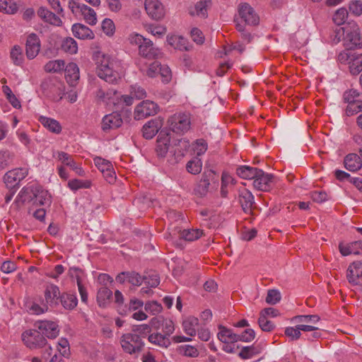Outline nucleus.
Wrapping results in <instances>:
<instances>
[{"mask_svg":"<svg viewBox=\"0 0 362 362\" xmlns=\"http://www.w3.org/2000/svg\"><path fill=\"white\" fill-rule=\"evenodd\" d=\"M98 76L109 83H117L125 74V67L115 56L103 52L93 55Z\"/></svg>","mask_w":362,"mask_h":362,"instance_id":"obj_1","label":"nucleus"},{"mask_svg":"<svg viewBox=\"0 0 362 362\" xmlns=\"http://www.w3.org/2000/svg\"><path fill=\"white\" fill-rule=\"evenodd\" d=\"M26 199H30L35 206L49 205L51 203L49 193L37 183L28 185L24 189V202Z\"/></svg>","mask_w":362,"mask_h":362,"instance_id":"obj_2","label":"nucleus"},{"mask_svg":"<svg viewBox=\"0 0 362 362\" xmlns=\"http://www.w3.org/2000/svg\"><path fill=\"white\" fill-rule=\"evenodd\" d=\"M337 35H344V43L347 49H354L362 45V39L358 25L355 23H350L343 28L336 30Z\"/></svg>","mask_w":362,"mask_h":362,"instance_id":"obj_3","label":"nucleus"},{"mask_svg":"<svg viewBox=\"0 0 362 362\" xmlns=\"http://www.w3.org/2000/svg\"><path fill=\"white\" fill-rule=\"evenodd\" d=\"M42 94L52 101L58 102L64 95V84L57 78H47L41 84Z\"/></svg>","mask_w":362,"mask_h":362,"instance_id":"obj_4","label":"nucleus"},{"mask_svg":"<svg viewBox=\"0 0 362 362\" xmlns=\"http://www.w3.org/2000/svg\"><path fill=\"white\" fill-rule=\"evenodd\" d=\"M218 339L223 344L222 350L228 354H234L239 349L238 334L224 326H218Z\"/></svg>","mask_w":362,"mask_h":362,"instance_id":"obj_5","label":"nucleus"},{"mask_svg":"<svg viewBox=\"0 0 362 362\" xmlns=\"http://www.w3.org/2000/svg\"><path fill=\"white\" fill-rule=\"evenodd\" d=\"M119 344L122 350L129 354L139 353L144 346L141 336L134 333L123 334L120 337Z\"/></svg>","mask_w":362,"mask_h":362,"instance_id":"obj_6","label":"nucleus"},{"mask_svg":"<svg viewBox=\"0 0 362 362\" xmlns=\"http://www.w3.org/2000/svg\"><path fill=\"white\" fill-rule=\"evenodd\" d=\"M170 128L176 134H185L191 127V115L187 112H178L168 119Z\"/></svg>","mask_w":362,"mask_h":362,"instance_id":"obj_7","label":"nucleus"},{"mask_svg":"<svg viewBox=\"0 0 362 362\" xmlns=\"http://www.w3.org/2000/svg\"><path fill=\"white\" fill-rule=\"evenodd\" d=\"M52 157L60 163V165L66 166L73 170L76 175L84 177L86 172L81 165L76 163L73 156L62 151H54Z\"/></svg>","mask_w":362,"mask_h":362,"instance_id":"obj_8","label":"nucleus"},{"mask_svg":"<svg viewBox=\"0 0 362 362\" xmlns=\"http://www.w3.org/2000/svg\"><path fill=\"white\" fill-rule=\"evenodd\" d=\"M203 235V230L200 229H185L181 230L175 228L169 233L167 238H169L173 243H177V239L194 241L200 238Z\"/></svg>","mask_w":362,"mask_h":362,"instance_id":"obj_9","label":"nucleus"},{"mask_svg":"<svg viewBox=\"0 0 362 362\" xmlns=\"http://www.w3.org/2000/svg\"><path fill=\"white\" fill-rule=\"evenodd\" d=\"M238 17L237 22L239 19L241 20L240 23H244L248 25H256L259 23V18L253 8L247 3H243L238 6Z\"/></svg>","mask_w":362,"mask_h":362,"instance_id":"obj_10","label":"nucleus"},{"mask_svg":"<svg viewBox=\"0 0 362 362\" xmlns=\"http://www.w3.org/2000/svg\"><path fill=\"white\" fill-rule=\"evenodd\" d=\"M158 106L154 102L146 100L139 103L134 108V117L136 120L156 115L158 112Z\"/></svg>","mask_w":362,"mask_h":362,"instance_id":"obj_11","label":"nucleus"},{"mask_svg":"<svg viewBox=\"0 0 362 362\" xmlns=\"http://www.w3.org/2000/svg\"><path fill=\"white\" fill-rule=\"evenodd\" d=\"M144 8L148 16L153 20L160 21L165 17V8L160 0H145Z\"/></svg>","mask_w":362,"mask_h":362,"instance_id":"obj_12","label":"nucleus"},{"mask_svg":"<svg viewBox=\"0 0 362 362\" xmlns=\"http://www.w3.org/2000/svg\"><path fill=\"white\" fill-rule=\"evenodd\" d=\"M359 93L357 90L350 89L344 93V100L349 103L346 109L348 115L362 111V102L358 100Z\"/></svg>","mask_w":362,"mask_h":362,"instance_id":"obj_13","label":"nucleus"},{"mask_svg":"<svg viewBox=\"0 0 362 362\" xmlns=\"http://www.w3.org/2000/svg\"><path fill=\"white\" fill-rule=\"evenodd\" d=\"M42 336L49 339H55L59 334L60 329L58 322L53 320H41L35 323Z\"/></svg>","mask_w":362,"mask_h":362,"instance_id":"obj_14","label":"nucleus"},{"mask_svg":"<svg viewBox=\"0 0 362 362\" xmlns=\"http://www.w3.org/2000/svg\"><path fill=\"white\" fill-rule=\"evenodd\" d=\"M93 160L95 166L103 173L105 179L109 183H112L115 180L116 175L112 163L100 157H96Z\"/></svg>","mask_w":362,"mask_h":362,"instance_id":"obj_15","label":"nucleus"},{"mask_svg":"<svg viewBox=\"0 0 362 362\" xmlns=\"http://www.w3.org/2000/svg\"><path fill=\"white\" fill-rule=\"evenodd\" d=\"M346 276L351 284L362 286V261L350 264L346 271Z\"/></svg>","mask_w":362,"mask_h":362,"instance_id":"obj_16","label":"nucleus"},{"mask_svg":"<svg viewBox=\"0 0 362 362\" xmlns=\"http://www.w3.org/2000/svg\"><path fill=\"white\" fill-rule=\"evenodd\" d=\"M96 98L106 105L116 106L119 105V93L114 89H109L107 91L99 89L96 93Z\"/></svg>","mask_w":362,"mask_h":362,"instance_id":"obj_17","label":"nucleus"},{"mask_svg":"<svg viewBox=\"0 0 362 362\" xmlns=\"http://www.w3.org/2000/svg\"><path fill=\"white\" fill-rule=\"evenodd\" d=\"M24 342L26 346L30 349H35L44 346L47 340L40 332L30 330L24 332Z\"/></svg>","mask_w":362,"mask_h":362,"instance_id":"obj_18","label":"nucleus"},{"mask_svg":"<svg viewBox=\"0 0 362 362\" xmlns=\"http://www.w3.org/2000/svg\"><path fill=\"white\" fill-rule=\"evenodd\" d=\"M274 177L272 175L265 173L263 170H258L254 178L253 185L258 190L268 191L271 189Z\"/></svg>","mask_w":362,"mask_h":362,"instance_id":"obj_19","label":"nucleus"},{"mask_svg":"<svg viewBox=\"0 0 362 362\" xmlns=\"http://www.w3.org/2000/svg\"><path fill=\"white\" fill-rule=\"evenodd\" d=\"M122 119L120 114L112 112L106 115L102 119L101 128L103 132H109L111 130L116 129L122 124Z\"/></svg>","mask_w":362,"mask_h":362,"instance_id":"obj_20","label":"nucleus"},{"mask_svg":"<svg viewBox=\"0 0 362 362\" xmlns=\"http://www.w3.org/2000/svg\"><path fill=\"white\" fill-rule=\"evenodd\" d=\"M41 44L38 36L34 33L29 35L26 40V56L28 59L35 58L40 50Z\"/></svg>","mask_w":362,"mask_h":362,"instance_id":"obj_21","label":"nucleus"},{"mask_svg":"<svg viewBox=\"0 0 362 362\" xmlns=\"http://www.w3.org/2000/svg\"><path fill=\"white\" fill-rule=\"evenodd\" d=\"M339 250L342 256L362 255V241L341 242L339 245Z\"/></svg>","mask_w":362,"mask_h":362,"instance_id":"obj_22","label":"nucleus"},{"mask_svg":"<svg viewBox=\"0 0 362 362\" xmlns=\"http://www.w3.org/2000/svg\"><path fill=\"white\" fill-rule=\"evenodd\" d=\"M45 299L42 300L45 301V304L48 305L54 306L58 304L60 298V291L58 286L50 284L48 285L44 292Z\"/></svg>","mask_w":362,"mask_h":362,"instance_id":"obj_23","label":"nucleus"},{"mask_svg":"<svg viewBox=\"0 0 362 362\" xmlns=\"http://www.w3.org/2000/svg\"><path fill=\"white\" fill-rule=\"evenodd\" d=\"M163 126V121L160 119H151L146 122L143 128V136L146 139H152Z\"/></svg>","mask_w":362,"mask_h":362,"instance_id":"obj_24","label":"nucleus"},{"mask_svg":"<svg viewBox=\"0 0 362 362\" xmlns=\"http://www.w3.org/2000/svg\"><path fill=\"white\" fill-rule=\"evenodd\" d=\"M170 136L169 134L160 132L157 139L156 153L158 156H165L170 149Z\"/></svg>","mask_w":362,"mask_h":362,"instance_id":"obj_25","label":"nucleus"},{"mask_svg":"<svg viewBox=\"0 0 362 362\" xmlns=\"http://www.w3.org/2000/svg\"><path fill=\"white\" fill-rule=\"evenodd\" d=\"M72 33L78 39L93 40L95 35L91 29L81 23H75L71 28Z\"/></svg>","mask_w":362,"mask_h":362,"instance_id":"obj_26","label":"nucleus"},{"mask_svg":"<svg viewBox=\"0 0 362 362\" xmlns=\"http://www.w3.org/2000/svg\"><path fill=\"white\" fill-rule=\"evenodd\" d=\"M4 180L8 187L14 188L18 187L21 181L23 180L22 169L18 168L8 171L4 175Z\"/></svg>","mask_w":362,"mask_h":362,"instance_id":"obj_27","label":"nucleus"},{"mask_svg":"<svg viewBox=\"0 0 362 362\" xmlns=\"http://www.w3.org/2000/svg\"><path fill=\"white\" fill-rule=\"evenodd\" d=\"M37 15L45 23L55 26H61L62 25L61 18L45 7H40L37 11Z\"/></svg>","mask_w":362,"mask_h":362,"instance_id":"obj_28","label":"nucleus"},{"mask_svg":"<svg viewBox=\"0 0 362 362\" xmlns=\"http://www.w3.org/2000/svg\"><path fill=\"white\" fill-rule=\"evenodd\" d=\"M148 341L151 344L163 349H167L171 344L170 338L163 333L162 334L158 332L149 334L148 336Z\"/></svg>","mask_w":362,"mask_h":362,"instance_id":"obj_29","label":"nucleus"},{"mask_svg":"<svg viewBox=\"0 0 362 362\" xmlns=\"http://www.w3.org/2000/svg\"><path fill=\"white\" fill-rule=\"evenodd\" d=\"M199 325V320L194 316H187L182 322L183 332L189 337H194L197 334V328Z\"/></svg>","mask_w":362,"mask_h":362,"instance_id":"obj_30","label":"nucleus"},{"mask_svg":"<svg viewBox=\"0 0 362 362\" xmlns=\"http://www.w3.org/2000/svg\"><path fill=\"white\" fill-rule=\"evenodd\" d=\"M38 120L47 130L52 133L59 134L62 131L61 124L55 119L41 115Z\"/></svg>","mask_w":362,"mask_h":362,"instance_id":"obj_31","label":"nucleus"},{"mask_svg":"<svg viewBox=\"0 0 362 362\" xmlns=\"http://www.w3.org/2000/svg\"><path fill=\"white\" fill-rule=\"evenodd\" d=\"M239 201L243 209L247 212L251 210L252 205L255 204L254 197L252 194L247 189H242L239 193Z\"/></svg>","mask_w":362,"mask_h":362,"instance_id":"obj_32","label":"nucleus"},{"mask_svg":"<svg viewBox=\"0 0 362 362\" xmlns=\"http://www.w3.org/2000/svg\"><path fill=\"white\" fill-rule=\"evenodd\" d=\"M345 168L351 171L356 172L362 167V160L356 153L348 154L344 160Z\"/></svg>","mask_w":362,"mask_h":362,"instance_id":"obj_33","label":"nucleus"},{"mask_svg":"<svg viewBox=\"0 0 362 362\" xmlns=\"http://www.w3.org/2000/svg\"><path fill=\"white\" fill-rule=\"evenodd\" d=\"M65 77L66 81L71 85L74 86L80 78L79 69L76 64L69 63L65 67Z\"/></svg>","mask_w":362,"mask_h":362,"instance_id":"obj_34","label":"nucleus"},{"mask_svg":"<svg viewBox=\"0 0 362 362\" xmlns=\"http://www.w3.org/2000/svg\"><path fill=\"white\" fill-rule=\"evenodd\" d=\"M139 54L140 56L153 59L157 54V50L154 49L153 42L150 39H146L139 47Z\"/></svg>","mask_w":362,"mask_h":362,"instance_id":"obj_35","label":"nucleus"},{"mask_svg":"<svg viewBox=\"0 0 362 362\" xmlns=\"http://www.w3.org/2000/svg\"><path fill=\"white\" fill-rule=\"evenodd\" d=\"M211 0H200L194 6V8L189 11L192 16H197L201 18H206L207 16L208 8L211 6Z\"/></svg>","mask_w":362,"mask_h":362,"instance_id":"obj_36","label":"nucleus"},{"mask_svg":"<svg viewBox=\"0 0 362 362\" xmlns=\"http://www.w3.org/2000/svg\"><path fill=\"white\" fill-rule=\"evenodd\" d=\"M28 310L33 315H41L48 310V307L45 304V301L41 298L35 299L27 303Z\"/></svg>","mask_w":362,"mask_h":362,"instance_id":"obj_37","label":"nucleus"},{"mask_svg":"<svg viewBox=\"0 0 362 362\" xmlns=\"http://www.w3.org/2000/svg\"><path fill=\"white\" fill-rule=\"evenodd\" d=\"M168 44L173 48L179 50H187L188 42L183 37L177 35H171L167 37Z\"/></svg>","mask_w":362,"mask_h":362,"instance_id":"obj_38","label":"nucleus"},{"mask_svg":"<svg viewBox=\"0 0 362 362\" xmlns=\"http://www.w3.org/2000/svg\"><path fill=\"white\" fill-rule=\"evenodd\" d=\"M112 292L106 286L99 288L97 295V301L100 307H106L110 303Z\"/></svg>","mask_w":362,"mask_h":362,"instance_id":"obj_39","label":"nucleus"},{"mask_svg":"<svg viewBox=\"0 0 362 362\" xmlns=\"http://www.w3.org/2000/svg\"><path fill=\"white\" fill-rule=\"evenodd\" d=\"M176 351L180 355L189 358H197L199 355L198 348L190 344L180 345L176 348Z\"/></svg>","mask_w":362,"mask_h":362,"instance_id":"obj_40","label":"nucleus"},{"mask_svg":"<svg viewBox=\"0 0 362 362\" xmlns=\"http://www.w3.org/2000/svg\"><path fill=\"white\" fill-rule=\"evenodd\" d=\"M259 169L252 168L247 165H243L237 168L236 173L238 175L245 180H254Z\"/></svg>","mask_w":362,"mask_h":362,"instance_id":"obj_41","label":"nucleus"},{"mask_svg":"<svg viewBox=\"0 0 362 362\" xmlns=\"http://www.w3.org/2000/svg\"><path fill=\"white\" fill-rule=\"evenodd\" d=\"M81 12L87 23L91 25H94L97 23L96 13L93 8L86 4H83Z\"/></svg>","mask_w":362,"mask_h":362,"instance_id":"obj_42","label":"nucleus"},{"mask_svg":"<svg viewBox=\"0 0 362 362\" xmlns=\"http://www.w3.org/2000/svg\"><path fill=\"white\" fill-rule=\"evenodd\" d=\"M71 274L73 276L74 274L76 276L77 286L78 288V291L81 295V300L84 303L87 302L88 300V293L86 291V288L83 287L81 283L80 275L82 274V272L78 269H71L70 270Z\"/></svg>","mask_w":362,"mask_h":362,"instance_id":"obj_43","label":"nucleus"},{"mask_svg":"<svg viewBox=\"0 0 362 362\" xmlns=\"http://www.w3.org/2000/svg\"><path fill=\"white\" fill-rule=\"evenodd\" d=\"M209 185V180L206 176H204L196 185L194 189V194L199 197L205 196L208 192Z\"/></svg>","mask_w":362,"mask_h":362,"instance_id":"obj_44","label":"nucleus"},{"mask_svg":"<svg viewBox=\"0 0 362 362\" xmlns=\"http://www.w3.org/2000/svg\"><path fill=\"white\" fill-rule=\"evenodd\" d=\"M262 348L259 346H245L239 353V356L243 359H249L259 354L262 351Z\"/></svg>","mask_w":362,"mask_h":362,"instance_id":"obj_45","label":"nucleus"},{"mask_svg":"<svg viewBox=\"0 0 362 362\" xmlns=\"http://www.w3.org/2000/svg\"><path fill=\"white\" fill-rule=\"evenodd\" d=\"M208 148L206 141L202 139H197L191 145V151L197 156L203 155Z\"/></svg>","mask_w":362,"mask_h":362,"instance_id":"obj_46","label":"nucleus"},{"mask_svg":"<svg viewBox=\"0 0 362 362\" xmlns=\"http://www.w3.org/2000/svg\"><path fill=\"white\" fill-rule=\"evenodd\" d=\"M62 49L70 54H74L78 52V45L72 37H66L62 44Z\"/></svg>","mask_w":362,"mask_h":362,"instance_id":"obj_47","label":"nucleus"},{"mask_svg":"<svg viewBox=\"0 0 362 362\" xmlns=\"http://www.w3.org/2000/svg\"><path fill=\"white\" fill-rule=\"evenodd\" d=\"M186 168L189 173L194 175L199 174L202 169V162L198 157L193 158L187 163Z\"/></svg>","mask_w":362,"mask_h":362,"instance_id":"obj_48","label":"nucleus"},{"mask_svg":"<svg viewBox=\"0 0 362 362\" xmlns=\"http://www.w3.org/2000/svg\"><path fill=\"white\" fill-rule=\"evenodd\" d=\"M64 62L61 59L52 60L45 65V70L47 72H59L64 69Z\"/></svg>","mask_w":362,"mask_h":362,"instance_id":"obj_49","label":"nucleus"},{"mask_svg":"<svg viewBox=\"0 0 362 362\" xmlns=\"http://www.w3.org/2000/svg\"><path fill=\"white\" fill-rule=\"evenodd\" d=\"M67 186L71 190L76 191L80 189L89 188L90 187V182L88 180L72 179L68 182Z\"/></svg>","mask_w":362,"mask_h":362,"instance_id":"obj_50","label":"nucleus"},{"mask_svg":"<svg viewBox=\"0 0 362 362\" xmlns=\"http://www.w3.org/2000/svg\"><path fill=\"white\" fill-rule=\"evenodd\" d=\"M18 10L17 5L12 0H0V11L13 14Z\"/></svg>","mask_w":362,"mask_h":362,"instance_id":"obj_51","label":"nucleus"},{"mask_svg":"<svg viewBox=\"0 0 362 362\" xmlns=\"http://www.w3.org/2000/svg\"><path fill=\"white\" fill-rule=\"evenodd\" d=\"M163 333L170 338L175 330V323L173 320L166 318L163 319L161 322Z\"/></svg>","mask_w":362,"mask_h":362,"instance_id":"obj_52","label":"nucleus"},{"mask_svg":"<svg viewBox=\"0 0 362 362\" xmlns=\"http://www.w3.org/2000/svg\"><path fill=\"white\" fill-rule=\"evenodd\" d=\"M102 30L108 37H112L115 33V25L114 22L110 18H105L102 22Z\"/></svg>","mask_w":362,"mask_h":362,"instance_id":"obj_53","label":"nucleus"},{"mask_svg":"<svg viewBox=\"0 0 362 362\" xmlns=\"http://www.w3.org/2000/svg\"><path fill=\"white\" fill-rule=\"evenodd\" d=\"M61 301L66 309H73L77 305V298L72 294L63 295Z\"/></svg>","mask_w":362,"mask_h":362,"instance_id":"obj_54","label":"nucleus"},{"mask_svg":"<svg viewBox=\"0 0 362 362\" xmlns=\"http://www.w3.org/2000/svg\"><path fill=\"white\" fill-rule=\"evenodd\" d=\"M57 351L64 357H68L70 354L69 343L66 338H60L57 343Z\"/></svg>","mask_w":362,"mask_h":362,"instance_id":"obj_55","label":"nucleus"},{"mask_svg":"<svg viewBox=\"0 0 362 362\" xmlns=\"http://www.w3.org/2000/svg\"><path fill=\"white\" fill-rule=\"evenodd\" d=\"M146 30L152 35L157 37H163L167 32L166 28L162 25H149Z\"/></svg>","mask_w":362,"mask_h":362,"instance_id":"obj_56","label":"nucleus"},{"mask_svg":"<svg viewBox=\"0 0 362 362\" xmlns=\"http://www.w3.org/2000/svg\"><path fill=\"white\" fill-rule=\"evenodd\" d=\"M348 17V11L344 8H339L333 16V21L337 25H342Z\"/></svg>","mask_w":362,"mask_h":362,"instance_id":"obj_57","label":"nucleus"},{"mask_svg":"<svg viewBox=\"0 0 362 362\" xmlns=\"http://www.w3.org/2000/svg\"><path fill=\"white\" fill-rule=\"evenodd\" d=\"M11 58L16 65L21 66L23 64V54L21 47L16 45L11 49Z\"/></svg>","mask_w":362,"mask_h":362,"instance_id":"obj_58","label":"nucleus"},{"mask_svg":"<svg viewBox=\"0 0 362 362\" xmlns=\"http://www.w3.org/2000/svg\"><path fill=\"white\" fill-rule=\"evenodd\" d=\"M146 39L147 38L136 32L131 33L127 37L128 42L130 45L137 46L138 47L143 44Z\"/></svg>","mask_w":362,"mask_h":362,"instance_id":"obj_59","label":"nucleus"},{"mask_svg":"<svg viewBox=\"0 0 362 362\" xmlns=\"http://www.w3.org/2000/svg\"><path fill=\"white\" fill-rule=\"evenodd\" d=\"M129 94H131L134 98L137 100H140L146 97V90L142 87L136 84L130 86Z\"/></svg>","mask_w":362,"mask_h":362,"instance_id":"obj_60","label":"nucleus"},{"mask_svg":"<svg viewBox=\"0 0 362 362\" xmlns=\"http://www.w3.org/2000/svg\"><path fill=\"white\" fill-rule=\"evenodd\" d=\"M162 305L156 301H150L145 304V310L153 315H158L162 310Z\"/></svg>","mask_w":362,"mask_h":362,"instance_id":"obj_61","label":"nucleus"},{"mask_svg":"<svg viewBox=\"0 0 362 362\" xmlns=\"http://www.w3.org/2000/svg\"><path fill=\"white\" fill-rule=\"evenodd\" d=\"M362 71V54L354 57L352 64L350 66V71L353 74H358Z\"/></svg>","mask_w":362,"mask_h":362,"instance_id":"obj_62","label":"nucleus"},{"mask_svg":"<svg viewBox=\"0 0 362 362\" xmlns=\"http://www.w3.org/2000/svg\"><path fill=\"white\" fill-rule=\"evenodd\" d=\"M285 335L291 340H297L301 336L300 329H298V325L296 327H288L284 331Z\"/></svg>","mask_w":362,"mask_h":362,"instance_id":"obj_63","label":"nucleus"},{"mask_svg":"<svg viewBox=\"0 0 362 362\" xmlns=\"http://www.w3.org/2000/svg\"><path fill=\"white\" fill-rule=\"evenodd\" d=\"M258 324L261 329L264 332H271L275 327L274 323L272 321L268 320L267 317L264 316L262 317L259 315Z\"/></svg>","mask_w":362,"mask_h":362,"instance_id":"obj_64","label":"nucleus"}]
</instances>
